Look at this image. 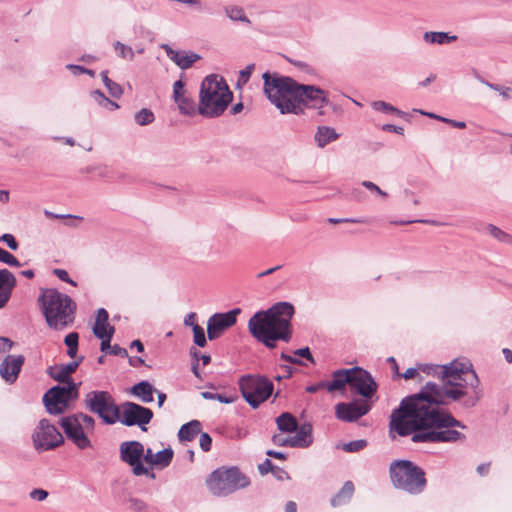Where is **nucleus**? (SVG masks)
Segmentation results:
<instances>
[{
	"instance_id": "603ef678",
	"label": "nucleus",
	"mask_w": 512,
	"mask_h": 512,
	"mask_svg": "<svg viewBox=\"0 0 512 512\" xmlns=\"http://www.w3.org/2000/svg\"><path fill=\"white\" fill-rule=\"evenodd\" d=\"M14 343L12 340L6 337H0V358L7 352H9Z\"/></svg>"
},
{
	"instance_id": "f8f14e48",
	"label": "nucleus",
	"mask_w": 512,
	"mask_h": 512,
	"mask_svg": "<svg viewBox=\"0 0 512 512\" xmlns=\"http://www.w3.org/2000/svg\"><path fill=\"white\" fill-rule=\"evenodd\" d=\"M153 418L151 409L136 404L134 402H125L122 405V417L119 420L125 426L138 425L143 431H146L147 425Z\"/></svg>"
},
{
	"instance_id": "4468645a",
	"label": "nucleus",
	"mask_w": 512,
	"mask_h": 512,
	"mask_svg": "<svg viewBox=\"0 0 512 512\" xmlns=\"http://www.w3.org/2000/svg\"><path fill=\"white\" fill-rule=\"evenodd\" d=\"M60 425L63 428L67 438L71 440L79 449L84 450L91 447V441L87 437V431L78 422L74 416L61 418Z\"/></svg>"
},
{
	"instance_id": "09e8293b",
	"label": "nucleus",
	"mask_w": 512,
	"mask_h": 512,
	"mask_svg": "<svg viewBox=\"0 0 512 512\" xmlns=\"http://www.w3.org/2000/svg\"><path fill=\"white\" fill-rule=\"evenodd\" d=\"M275 469L281 473L283 472L280 468L275 467L269 459H265L264 462L258 466L261 475H266L269 472L275 473Z\"/></svg>"
},
{
	"instance_id": "de8ad7c7",
	"label": "nucleus",
	"mask_w": 512,
	"mask_h": 512,
	"mask_svg": "<svg viewBox=\"0 0 512 512\" xmlns=\"http://www.w3.org/2000/svg\"><path fill=\"white\" fill-rule=\"evenodd\" d=\"M201 396L207 400H218L219 402L226 403V404L232 403L234 401L233 398L227 397L223 394L212 393V392H207V391L202 392Z\"/></svg>"
},
{
	"instance_id": "e2e57ef3",
	"label": "nucleus",
	"mask_w": 512,
	"mask_h": 512,
	"mask_svg": "<svg viewBox=\"0 0 512 512\" xmlns=\"http://www.w3.org/2000/svg\"><path fill=\"white\" fill-rule=\"evenodd\" d=\"M437 120L448 123V124L452 125L453 127H456L459 129H464L466 127V123L463 121H456V120L448 119L445 117H437Z\"/></svg>"
},
{
	"instance_id": "0e129e2a",
	"label": "nucleus",
	"mask_w": 512,
	"mask_h": 512,
	"mask_svg": "<svg viewBox=\"0 0 512 512\" xmlns=\"http://www.w3.org/2000/svg\"><path fill=\"white\" fill-rule=\"evenodd\" d=\"M294 354L297 356H300V357H304L307 360L313 362V356L308 347L297 349V350H295Z\"/></svg>"
},
{
	"instance_id": "69168bd1",
	"label": "nucleus",
	"mask_w": 512,
	"mask_h": 512,
	"mask_svg": "<svg viewBox=\"0 0 512 512\" xmlns=\"http://www.w3.org/2000/svg\"><path fill=\"white\" fill-rule=\"evenodd\" d=\"M109 315L104 308H99L97 311V317L95 322H101L104 324L108 323Z\"/></svg>"
},
{
	"instance_id": "e433bc0d",
	"label": "nucleus",
	"mask_w": 512,
	"mask_h": 512,
	"mask_svg": "<svg viewBox=\"0 0 512 512\" xmlns=\"http://www.w3.org/2000/svg\"><path fill=\"white\" fill-rule=\"evenodd\" d=\"M226 15L233 21H241L249 23V19L245 15L243 9L238 6H231L225 8Z\"/></svg>"
},
{
	"instance_id": "ea45409f",
	"label": "nucleus",
	"mask_w": 512,
	"mask_h": 512,
	"mask_svg": "<svg viewBox=\"0 0 512 512\" xmlns=\"http://www.w3.org/2000/svg\"><path fill=\"white\" fill-rule=\"evenodd\" d=\"M127 502L132 512H149L147 503L139 498L130 497Z\"/></svg>"
},
{
	"instance_id": "72a5a7b5",
	"label": "nucleus",
	"mask_w": 512,
	"mask_h": 512,
	"mask_svg": "<svg viewBox=\"0 0 512 512\" xmlns=\"http://www.w3.org/2000/svg\"><path fill=\"white\" fill-rule=\"evenodd\" d=\"M113 48L120 58L127 59L130 61L134 60L135 51L132 49V47L120 41H116L113 43Z\"/></svg>"
},
{
	"instance_id": "37998d69",
	"label": "nucleus",
	"mask_w": 512,
	"mask_h": 512,
	"mask_svg": "<svg viewBox=\"0 0 512 512\" xmlns=\"http://www.w3.org/2000/svg\"><path fill=\"white\" fill-rule=\"evenodd\" d=\"M193 330V341L199 347H204L207 343L204 329L199 325H194Z\"/></svg>"
},
{
	"instance_id": "f257e3e1",
	"label": "nucleus",
	"mask_w": 512,
	"mask_h": 512,
	"mask_svg": "<svg viewBox=\"0 0 512 512\" xmlns=\"http://www.w3.org/2000/svg\"><path fill=\"white\" fill-rule=\"evenodd\" d=\"M419 371L442 379L443 385L427 382L422 390L401 400L390 415L389 428L399 436L411 435L414 443H456L466 441L459 429L467 426L437 405L459 402L469 409L483 397L480 380L468 361L454 360L446 365L420 364Z\"/></svg>"
},
{
	"instance_id": "79ce46f5",
	"label": "nucleus",
	"mask_w": 512,
	"mask_h": 512,
	"mask_svg": "<svg viewBox=\"0 0 512 512\" xmlns=\"http://www.w3.org/2000/svg\"><path fill=\"white\" fill-rule=\"evenodd\" d=\"M366 446L367 441L364 439H359L343 444L342 449L346 452L353 453L364 449Z\"/></svg>"
},
{
	"instance_id": "5fc2aeb1",
	"label": "nucleus",
	"mask_w": 512,
	"mask_h": 512,
	"mask_svg": "<svg viewBox=\"0 0 512 512\" xmlns=\"http://www.w3.org/2000/svg\"><path fill=\"white\" fill-rule=\"evenodd\" d=\"M30 498L36 501H44L48 497V492L41 488L33 489L30 494Z\"/></svg>"
},
{
	"instance_id": "423d86ee",
	"label": "nucleus",
	"mask_w": 512,
	"mask_h": 512,
	"mask_svg": "<svg viewBox=\"0 0 512 512\" xmlns=\"http://www.w3.org/2000/svg\"><path fill=\"white\" fill-rule=\"evenodd\" d=\"M390 477L393 485L410 494L424 491L427 481L424 470L409 460H397L390 465Z\"/></svg>"
},
{
	"instance_id": "49530a36",
	"label": "nucleus",
	"mask_w": 512,
	"mask_h": 512,
	"mask_svg": "<svg viewBox=\"0 0 512 512\" xmlns=\"http://www.w3.org/2000/svg\"><path fill=\"white\" fill-rule=\"evenodd\" d=\"M481 82L484 83L489 88H491V89H493L495 91H498L503 96V98H505V99L512 98V88L500 86L498 84H493V83H490V82L485 81V80H481Z\"/></svg>"
},
{
	"instance_id": "7c9ffc66",
	"label": "nucleus",
	"mask_w": 512,
	"mask_h": 512,
	"mask_svg": "<svg viewBox=\"0 0 512 512\" xmlns=\"http://www.w3.org/2000/svg\"><path fill=\"white\" fill-rule=\"evenodd\" d=\"M92 98L97 102L101 107L106 108L109 111H113L119 108V105L110 100L105 96V94L100 90H95L91 93Z\"/></svg>"
},
{
	"instance_id": "4be33fe9",
	"label": "nucleus",
	"mask_w": 512,
	"mask_h": 512,
	"mask_svg": "<svg viewBox=\"0 0 512 512\" xmlns=\"http://www.w3.org/2000/svg\"><path fill=\"white\" fill-rule=\"evenodd\" d=\"M16 278L8 269L0 270V309L10 300L12 291L16 286Z\"/></svg>"
},
{
	"instance_id": "473e14b6",
	"label": "nucleus",
	"mask_w": 512,
	"mask_h": 512,
	"mask_svg": "<svg viewBox=\"0 0 512 512\" xmlns=\"http://www.w3.org/2000/svg\"><path fill=\"white\" fill-rule=\"evenodd\" d=\"M173 450L171 448L163 449L155 454L154 461H152V465L167 467L173 458Z\"/></svg>"
},
{
	"instance_id": "20e7f679",
	"label": "nucleus",
	"mask_w": 512,
	"mask_h": 512,
	"mask_svg": "<svg viewBox=\"0 0 512 512\" xmlns=\"http://www.w3.org/2000/svg\"><path fill=\"white\" fill-rule=\"evenodd\" d=\"M38 302L50 328L63 330L74 323L77 305L67 294L54 288L43 289Z\"/></svg>"
},
{
	"instance_id": "3c124183",
	"label": "nucleus",
	"mask_w": 512,
	"mask_h": 512,
	"mask_svg": "<svg viewBox=\"0 0 512 512\" xmlns=\"http://www.w3.org/2000/svg\"><path fill=\"white\" fill-rule=\"evenodd\" d=\"M114 332H115V328H111L108 336H105L104 338H100L101 339L100 349L102 352H109L111 350L112 345L110 344V342L114 335Z\"/></svg>"
},
{
	"instance_id": "2f4dec72",
	"label": "nucleus",
	"mask_w": 512,
	"mask_h": 512,
	"mask_svg": "<svg viewBox=\"0 0 512 512\" xmlns=\"http://www.w3.org/2000/svg\"><path fill=\"white\" fill-rule=\"evenodd\" d=\"M101 77H102V80H103V83L105 85V87L108 89L109 91V94L114 97V98H120L121 95L123 94V90L121 88V86L112 81L111 79H109L108 77V71H102L101 72Z\"/></svg>"
},
{
	"instance_id": "a878e982",
	"label": "nucleus",
	"mask_w": 512,
	"mask_h": 512,
	"mask_svg": "<svg viewBox=\"0 0 512 512\" xmlns=\"http://www.w3.org/2000/svg\"><path fill=\"white\" fill-rule=\"evenodd\" d=\"M354 493V484L351 481H346L341 490L331 499V505L337 507L346 504L350 501Z\"/></svg>"
},
{
	"instance_id": "c85d7f7f",
	"label": "nucleus",
	"mask_w": 512,
	"mask_h": 512,
	"mask_svg": "<svg viewBox=\"0 0 512 512\" xmlns=\"http://www.w3.org/2000/svg\"><path fill=\"white\" fill-rule=\"evenodd\" d=\"M174 101L181 114L193 116L198 112V106H196L194 100L186 94L178 96Z\"/></svg>"
},
{
	"instance_id": "f03ea898",
	"label": "nucleus",
	"mask_w": 512,
	"mask_h": 512,
	"mask_svg": "<svg viewBox=\"0 0 512 512\" xmlns=\"http://www.w3.org/2000/svg\"><path fill=\"white\" fill-rule=\"evenodd\" d=\"M264 93L281 114L303 113V108L316 109L322 115L329 104L328 92L314 85L299 84L293 78L277 72L262 75Z\"/></svg>"
},
{
	"instance_id": "864d4df0",
	"label": "nucleus",
	"mask_w": 512,
	"mask_h": 512,
	"mask_svg": "<svg viewBox=\"0 0 512 512\" xmlns=\"http://www.w3.org/2000/svg\"><path fill=\"white\" fill-rule=\"evenodd\" d=\"M53 273H54V274H55V275H56L60 280H62L63 282L69 283V284H71V285H73V286H76V285H77V284H76V282H75V281H73V280L70 278V276H69V274H68V272H67L66 270H64V269H58V268H57V269H54Z\"/></svg>"
},
{
	"instance_id": "8fccbe9b",
	"label": "nucleus",
	"mask_w": 512,
	"mask_h": 512,
	"mask_svg": "<svg viewBox=\"0 0 512 512\" xmlns=\"http://www.w3.org/2000/svg\"><path fill=\"white\" fill-rule=\"evenodd\" d=\"M199 434H200L199 445H200L201 449L204 452H209L211 450V446H212L211 436L206 432H203V433L201 432Z\"/></svg>"
},
{
	"instance_id": "f3484780",
	"label": "nucleus",
	"mask_w": 512,
	"mask_h": 512,
	"mask_svg": "<svg viewBox=\"0 0 512 512\" xmlns=\"http://www.w3.org/2000/svg\"><path fill=\"white\" fill-rule=\"evenodd\" d=\"M350 386L365 398L372 397L377 391V384L371 374L360 367L351 368Z\"/></svg>"
},
{
	"instance_id": "338daca9",
	"label": "nucleus",
	"mask_w": 512,
	"mask_h": 512,
	"mask_svg": "<svg viewBox=\"0 0 512 512\" xmlns=\"http://www.w3.org/2000/svg\"><path fill=\"white\" fill-rule=\"evenodd\" d=\"M382 130L387 131V132H394V133H397L400 135H403V133H404L403 127L396 126L393 124H384L382 126Z\"/></svg>"
},
{
	"instance_id": "a211bd4d",
	"label": "nucleus",
	"mask_w": 512,
	"mask_h": 512,
	"mask_svg": "<svg viewBox=\"0 0 512 512\" xmlns=\"http://www.w3.org/2000/svg\"><path fill=\"white\" fill-rule=\"evenodd\" d=\"M370 405L366 401H352L350 403H338L335 406L336 417L344 422H354L366 415Z\"/></svg>"
},
{
	"instance_id": "0eeeda50",
	"label": "nucleus",
	"mask_w": 512,
	"mask_h": 512,
	"mask_svg": "<svg viewBox=\"0 0 512 512\" xmlns=\"http://www.w3.org/2000/svg\"><path fill=\"white\" fill-rule=\"evenodd\" d=\"M207 485L213 495L227 496L248 487L250 480L237 467H221L210 474Z\"/></svg>"
},
{
	"instance_id": "1a4fd4ad",
	"label": "nucleus",
	"mask_w": 512,
	"mask_h": 512,
	"mask_svg": "<svg viewBox=\"0 0 512 512\" xmlns=\"http://www.w3.org/2000/svg\"><path fill=\"white\" fill-rule=\"evenodd\" d=\"M85 407L97 414L104 423L112 425L119 420L120 409L108 391H91L84 398Z\"/></svg>"
},
{
	"instance_id": "bf43d9fd",
	"label": "nucleus",
	"mask_w": 512,
	"mask_h": 512,
	"mask_svg": "<svg viewBox=\"0 0 512 512\" xmlns=\"http://www.w3.org/2000/svg\"><path fill=\"white\" fill-rule=\"evenodd\" d=\"M111 355L120 356L122 358L128 357V352L125 348L120 347L118 344H114L109 351Z\"/></svg>"
},
{
	"instance_id": "6ab92c4d",
	"label": "nucleus",
	"mask_w": 512,
	"mask_h": 512,
	"mask_svg": "<svg viewBox=\"0 0 512 512\" xmlns=\"http://www.w3.org/2000/svg\"><path fill=\"white\" fill-rule=\"evenodd\" d=\"M25 362L23 355H7L0 363V376L9 384H13Z\"/></svg>"
},
{
	"instance_id": "f704fd0d",
	"label": "nucleus",
	"mask_w": 512,
	"mask_h": 512,
	"mask_svg": "<svg viewBox=\"0 0 512 512\" xmlns=\"http://www.w3.org/2000/svg\"><path fill=\"white\" fill-rule=\"evenodd\" d=\"M79 335L77 332H71L65 336L64 343L68 347L67 354L69 357L74 358L78 351Z\"/></svg>"
},
{
	"instance_id": "c03bdc74",
	"label": "nucleus",
	"mask_w": 512,
	"mask_h": 512,
	"mask_svg": "<svg viewBox=\"0 0 512 512\" xmlns=\"http://www.w3.org/2000/svg\"><path fill=\"white\" fill-rule=\"evenodd\" d=\"M0 262L5 263L12 267L21 266V264L17 260V258L13 254H11L10 252L6 251L3 248H0Z\"/></svg>"
},
{
	"instance_id": "a19ab883",
	"label": "nucleus",
	"mask_w": 512,
	"mask_h": 512,
	"mask_svg": "<svg viewBox=\"0 0 512 512\" xmlns=\"http://www.w3.org/2000/svg\"><path fill=\"white\" fill-rule=\"evenodd\" d=\"M72 416L77 418L78 422L87 432H90L94 429L95 421L91 416L84 413H77L73 414Z\"/></svg>"
},
{
	"instance_id": "b1692460",
	"label": "nucleus",
	"mask_w": 512,
	"mask_h": 512,
	"mask_svg": "<svg viewBox=\"0 0 512 512\" xmlns=\"http://www.w3.org/2000/svg\"><path fill=\"white\" fill-rule=\"evenodd\" d=\"M202 425L198 420H192L181 426L178 432V438L181 442L192 441L199 433H201Z\"/></svg>"
},
{
	"instance_id": "6e6d98bb",
	"label": "nucleus",
	"mask_w": 512,
	"mask_h": 512,
	"mask_svg": "<svg viewBox=\"0 0 512 512\" xmlns=\"http://www.w3.org/2000/svg\"><path fill=\"white\" fill-rule=\"evenodd\" d=\"M0 240L5 242L11 250H17L18 249V243H17V241L15 240V238H14V236L12 234H8V233L3 234L0 237Z\"/></svg>"
},
{
	"instance_id": "052dcab7",
	"label": "nucleus",
	"mask_w": 512,
	"mask_h": 512,
	"mask_svg": "<svg viewBox=\"0 0 512 512\" xmlns=\"http://www.w3.org/2000/svg\"><path fill=\"white\" fill-rule=\"evenodd\" d=\"M182 94H185L184 83L182 80H177L173 84V99H177Z\"/></svg>"
},
{
	"instance_id": "680f3d73",
	"label": "nucleus",
	"mask_w": 512,
	"mask_h": 512,
	"mask_svg": "<svg viewBox=\"0 0 512 512\" xmlns=\"http://www.w3.org/2000/svg\"><path fill=\"white\" fill-rule=\"evenodd\" d=\"M362 185L371 191H375L376 193L383 197L387 196L386 192L382 191L376 184H374L371 181H363Z\"/></svg>"
},
{
	"instance_id": "9d476101",
	"label": "nucleus",
	"mask_w": 512,
	"mask_h": 512,
	"mask_svg": "<svg viewBox=\"0 0 512 512\" xmlns=\"http://www.w3.org/2000/svg\"><path fill=\"white\" fill-rule=\"evenodd\" d=\"M78 387L74 382L65 386H54L43 396V402L48 413L58 415L64 412L70 400L77 398Z\"/></svg>"
},
{
	"instance_id": "2eb2a0df",
	"label": "nucleus",
	"mask_w": 512,
	"mask_h": 512,
	"mask_svg": "<svg viewBox=\"0 0 512 512\" xmlns=\"http://www.w3.org/2000/svg\"><path fill=\"white\" fill-rule=\"evenodd\" d=\"M240 313L239 308H235L227 313H216L212 315L207 323V335L209 340L219 338L222 333L236 323V316Z\"/></svg>"
},
{
	"instance_id": "bb28decb",
	"label": "nucleus",
	"mask_w": 512,
	"mask_h": 512,
	"mask_svg": "<svg viewBox=\"0 0 512 512\" xmlns=\"http://www.w3.org/2000/svg\"><path fill=\"white\" fill-rule=\"evenodd\" d=\"M276 423L278 429L282 432L292 433L299 429L296 418L288 412H284L278 416Z\"/></svg>"
},
{
	"instance_id": "774afa93",
	"label": "nucleus",
	"mask_w": 512,
	"mask_h": 512,
	"mask_svg": "<svg viewBox=\"0 0 512 512\" xmlns=\"http://www.w3.org/2000/svg\"><path fill=\"white\" fill-rule=\"evenodd\" d=\"M419 369L418 368H408L401 376L408 380L416 377L418 375Z\"/></svg>"
},
{
	"instance_id": "c756f323",
	"label": "nucleus",
	"mask_w": 512,
	"mask_h": 512,
	"mask_svg": "<svg viewBox=\"0 0 512 512\" xmlns=\"http://www.w3.org/2000/svg\"><path fill=\"white\" fill-rule=\"evenodd\" d=\"M424 40L429 43L444 44L455 41L457 36H450L445 32H425L423 36Z\"/></svg>"
},
{
	"instance_id": "5701e85b",
	"label": "nucleus",
	"mask_w": 512,
	"mask_h": 512,
	"mask_svg": "<svg viewBox=\"0 0 512 512\" xmlns=\"http://www.w3.org/2000/svg\"><path fill=\"white\" fill-rule=\"evenodd\" d=\"M351 382V368L339 369L332 373V380L328 381V392L342 390Z\"/></svg>"
},
{
	"instance_id": "412c9836",
	"label": "nucleus",
	"mask_w": 512,
	"mask_h": 512,
	"mask_svg": "<svg viewBox=\"0 0 512 512\" xmlns=\"http://www.w3.org/2000/svg\"><path fill=\"white\" fill-rule=\"evenodd\" d=\"M162 48L165 50L167 56L181 69L190 68L196 61L200 59V56L196 53L176 51L172 49L168 44H163Z\"/></svg>"
},
{
	"instance_id": "393cba45",
	"label": "nucleus",
	"mask_w": 512,
	"mask_h": 512,
	"mask_svg": "<svg viewBox=\"0 0 512 512\" xmlns=\"http://www.w3.org/2000/svg\"><path fill=\"white\" fill-rule=\"evenodd\" d=\"M154 391H156V389L148 381H141L131 388V393L138 397L143 403L153 402Z\"/></svg>"
},
{
	"instance_id": "aec40b11",
	"label": "nucleus",
	"mask_w": 512,
	"mask_h": 512,
	"mask_svg": "<svg viewBox=\"0 0 512 512\" xmlns=\"http://www.w3.org/2000/svg\"><path fill=\"white\" fill-rule=\"evenodd\" d=\"M82 360L83 357H80L78 360L69 362L67 364L50 366L47 373L52 379L60 383H66L68 385V382H73L70 378V375L77 370Z\"/></svg>"
},
{
	"instance_id": "13d9d810",
	"label": "nucleus",
	"mask_w": 512,
	"mask_h": 512,
	"mask_svg": "<svg viewBox=\"0 0 512 512\" xmlns=\"http://www.w3.org/2000/svg\"><path fill=\"white\" fill-rule=\"evenodd\" d=\"M322 389L328 390V381H320L316 384H312L306 387V392L308 393H316Z\"/></svg>"
},
{
	"instance_id": "4d7b16f0",
	"label": "nucleus",
	"mask_w": 512,
	"mask_h": 512,
	"mask_svg": "<svg viewBox=\"0 0 512 512\" xmlns=\"http://www.w3.org/2000/svg\"><path fill=\"white\" fill-rule=\"evenodd\" d=\"M254 69V64H249L245 69L240 71L239 81L247 83L250 79L251 73Z\"/></svg>"
},
{
	"instance_id": "7ed1b4c3",
	"label": "nucleus",
	"mask_w": 512,
	"mask_h": 512,
	"mask_svg": "<svg viewBox=\"0 0 512 512\" xmlns=\"http://www.w3.org/2000/svg\"><path fill=\"white\" fill-rule=\"evenodd\" d=\"M294 312L291 303L278 302L265 311L256 312L249 319V332L269 349H274L278 340L288 343L292 337Z\"/></svg>"
},
{
	"instance_id": "58836bf2",
	"label": "nucleus",
	"mask_w": 512,
	"mask_h": 512,
	"mask_svg": "<svg viewBox=\"0 0 512 512\" xmlns=\"http://www.w3.org/2000/svg\"><path fill=\"white\" fill-rule=\"evenodd\" d=\"M373 109L376 111H381L385 113H395L398 116H402L403 112L397 109L396 107L392 106L391 104L385 102V101H374L372 103Z\"/></svg>"
},
{
	"instance_id": "ddd939ff",
	"label": "nucleus",
	"mask_w": 512,
	"mask_h": 512,
	"mask_svg": "<svg viewBox=\"0 0 512 512\" xmlns=\"http://www.w3.org/2000/svg\"><path fill=\"white\" fill-rule=\"evenodd\" d=\"M143 455L144 446L139 441H127L120 445V458L132 467V472L135 476L148 473V469L141 461Z\"/></svg>"
},
{
	"instance_id": "cd10ccee",
	"label": "nucleus",
	"mask_w": 512,
	"mask_h": 512,
	"mask_svg": "<svg viewBox=\"0 0 512 512\" xmlns=\"http://www.w3.org/2000/svg\"><path fill=\"white\" fill-rule=\"evenodd\" d=\"M339 134L336 133L335 129L327 126L319 127L315 133V141L318 146L323 148L328 143L338 139Z\"/></svg>"
},
{
	"instance_id": "c9c22d12",
	"label": "nucleus",
	"mask_w": 512,
	"mask_h": 512,
	"mask_svg": "<svg viewBox=\"0 0 512 512\" xmlns=\"http://www.w3.org/2000/svg\"><path fill=\"white\" fill-rule=\"evenodd\" d=\"M487 231L489 234L497 239L500 242L512 244V235L507 234L506 232L502 231L500 228L493 224H489L487 226Z\"/></svg>"
},
{
	"instance_id": "6e6552de",
	"label": "nucleus",
	"mask_w": 512,
	"mask_h": 512,
	"mask_svg": "<svg viewBox=\"0 0 512 512\" xmlns=\"http://www.w3.org/2000/svg\"><path fill=\"white\" fill-rule=\"evenodd\" d=\"M243 398L252 408H258L273 393L274 385L267 377L244 375L238 381Z\"/></svg>"
},
{
	"instance_id": "9b49d317",
	"label": "nucleus",
	"mask_w": 512,
	"mask_h": 512,
	"mask_svg": "<svg viewBox=\"0 0 512 512\" xmlns=\"http://www.w3.org/2000/svg\"><path fill=\"white\" fill-rule=\"evenodd\" d=\"M36 451L53 450L63 444L64 438L58 428L47 419H41L32 434Z\"/></svg>"
},
{
	"instance_id": "dca6fc26",
	"label": "nucleus",
	"mask_w": 512,
	"mask_h": 512,
	"mask_svg": "<svg viewBox=\"0 0 512 512\" xmlns=\"http://www.w3.org/2000/svg\"><path fill=\"white\" fill-rule=\"evenodd\" d=\"M272 442L277 446L307 448L312 442V427L310 424H303L296 431L294 436L285 437L281 434H275Z\"/></svg>"
},
{
	"instance_id": "4c0bfd02",
	"label": "nucleus",
	"mask_w": 512,
	"mask_h": 512,
	"mask_svg": "<svg viewBox=\"0 0 512 512\" xmlns=\"http://www.w3.org/2000/svg\"><path fill=\"white\" fill-rule=\"evenodd\" d=\"M155 117L151 110L143 108L135 114V121L140 126L151 124Z\"/></svg>"
},
{
	"instance_id": "39448f33",
	"label": "nucleus",
	"mask_w": 512,
	"mask_h": 512,
	"mask_svg": "<svg viewBox=\"0 0 512 512\" xmlns=\"http://www.w3.org/2000/svg\"><path fill=\"white\" fill-rule=\"evenodd\" d=\"M233 94L223 77L211 74L200 85L198 113L205 118L221 116L232 101Z\"/></svg>"
},
{
	"instance_id": "a18cd8bd",
	"label": "nucleus",
	"mask_w": 512,
	"mask_h": 512,
	"mask_svg": "<svg viewBox=\"0 0 512 512\" xmlns=\"http://www.w3.org/2000/svg\"><path fill=\"white\" fill-rule=\"evenodd\" d=\"M111 328L114 327L109 325V323L104 324L101 322H95L93 326V333L97 338H104L109 335Z\"/></svg>"
}]
</instances>
